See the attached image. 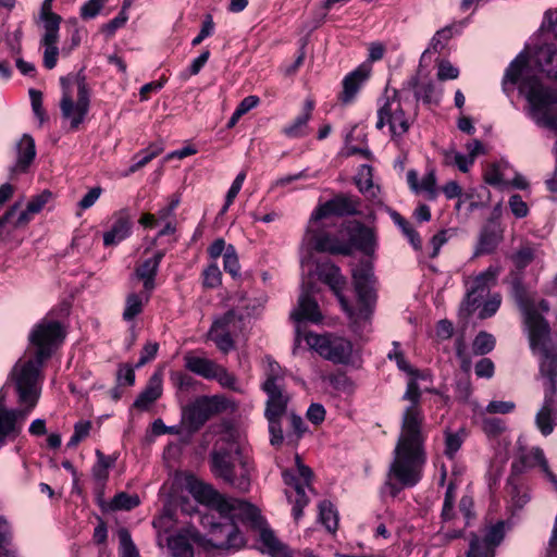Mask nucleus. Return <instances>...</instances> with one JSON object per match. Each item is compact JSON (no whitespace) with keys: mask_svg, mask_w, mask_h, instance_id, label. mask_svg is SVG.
I'll use <instances>...</instances> for the list:
<instances>
[{"mask_svg":"<svg viewBox=\"0 0 557 557\" xmlns=\"http://www.w3.org/2000/svg\"><path fill=\"white\" fill-rule=\"evenodd\" d=\"M191 491L199 503L218 511L220 518L224 520L215 523L209 517H202V524L210 527V537L201 543L205 547L218 549L243 547L245 539L237 525V522H243L260 530L262 550L271 557H292L288 547L276 539L272 530L263 525L264 521L253 505L237 498H226L211 485L202 482L195 483Z\"/></svg>","mask_w":557,"mask_h":557,"instance_id":"nucleus-1","label":"nucleus"},{"mask_svg":"<svg viewBox=\"0 0 557 557\" xmlns=\"http://www.w3.org/2000/svg\"><path fill=\"white\" fill-rule=\"evenodd\" d=\"M410 404L401 419V430L389 465L385 487L395 497L405 487H412L421 480L425 463L424 416L420 407L421 391L416 377H411L403 396Z\"/></svg>","mask_w":557,"mask_h":557,"instance_id":"nucleus-2","label":"nucleus"},{"mask_svg":"<svg viewBox=\"0 0 557 557\" xmlns=\"http://www.w3.org/2000/svg\"><path fill=\"white\" fill-rule=\"evenodd\" d=\"M527 65L528 60L522 54L510 63L503 79L504 89L507 83H519L520 92L525 95L536 123L557 132V113L550 114L546 110L548 106L557 103V91L544 87L537 77L529 75Z\"/></svg>","mask_w":557,"mask_h":557,"instance_id":"nucleus-3","label":"nucleus"},{"mask_svg":"<svg viewBox=\"0 0 557 557\" xmlns=\"http://www.w3.org/2000/svg\"><path fill=\"white\" fill-rule=\"evenodd\" d=\"M211 467L215 476L223 479L240 492L248 491L249 466L242 454L234 429L227 428L216 441L211 453Z\"/></svg>","mask_w":557,"mask_h":557,"instance_id":"nucleus-4","label":"nucleus"},{"mask_svg":"<svg viewBox=\"0 0 557 557\" xmlns=\"http://www.w3.org/2000/svg\"><path fill=\"white\" fill-rule=\"evenodd\" d=\"M45 361H39L36 356L20 358L11 370L10 379L17 395V401L33 410L40 397L42 372Z\"/></svg>","mask_w":557,"mask_h":557,"instance_id":"nucleus-5","label":"nucleus"},{"mask_svg":"<svg viewBox=\"0 0 557 557\" xmlns=\"http://www.w3.org/2000/svg\"><path fill=\"white\" fill-rule=\"evenodd\" d=\"M63 95L60 101L61 114L70 120L71 129H77L89 111V89L82 72L61 78Z\"/></svg>","mask_w":557,"mask_h":557,"instance_id":"nucleus-6","label":"nucleus"},{"mask_svg":"<svg viewBox=\"0 0 557 557\" xmlns=\"http://www.w3.org/2000/svg\"><path fill=\"white\" fill-rule=\"evenodd\" d=\"M512 296L523 313L532 351L540 355L549 354V325L537 312L534 301L528 295L523 285L518 281L512 284Z\"/></svg>","mask_w":557,"mask_h":557,"instance_id":"nucleus-7","label":"nucleus"},{"mask_svg":"<svg viewBox=\"0 0 557 557\" xmlns=\"http://www.w3.org/2000/svg\"><path fill=\"white\" fill-rule=\"evenodd\" d=\"M352 278L358 295L359 309L356 312L348 309L347 312L351 320L352 331L355 333H361L368 325L372 313V306L375 301L371 268L368 264H362L360 268L354 270Z\"/></svg>","mask_w":557,"mask_h":557,"instance_id":"nucleus-8","label":"nucleus"},{"mask_svg":"<svg viewBox=\"0 0 557 557\" xmlns=\"http://www.w3.org/2000/svg\"><path fill=\"white\" fill-rule=\"evenodd\" d=\"M541 373L549 381V391L546 392L543 406L535 417V423L541 433L549 435L554 430V419L557 417L555 393L557 391V358L550 354L541 355Z\"/></svg>","mask_w":557,"mask_h":557,"instance_id":"nucleus-9","label":"nucleus"},{"mask_svg":"<svg viewBox=\"0 0 557 557\" xmlns=\"http://www.w3.org/2000/svg\"><path fill=\"white\" fill-rule=\"evenodd\" d=\"M64 336L65 333L60 322L42 320L29 334V342L36 347L33 355L39 361L48 360L52 355L53 347L58 346Z\"/></svg>","mask_w":557,"mask_h":557,"instance_id":"nucleus-10","label":"nucleus"},{"mask_svg":"<svg viewBox=\"0 0 557 557\" xmlns=\"http://www.w3.org/2000/svg\"><path fill=\"white\" fill-rule=\"evenodd\" d=\"M306 339L321 357L334 363L346 364L351 359L352 344L344 337L331 334H308Z\"/></svg>","mask_w":557,"mask_h":557,"instance_id":"nucleus-11","label":"nucleus"},{"mask_svg":"<svg viewBox=\"0 0 557 557\" xmlns=\"http://www.w3.org/2000/svg\"><path fill=\"white\" fill-rule=\"evenodd\" d=\"M385 125L388 126L393 138L403 136L410 127V117L406 115L396 92L392 98L386 97L380 100L375 126L382 129Z\"/></svg>","mask_w":557,"mask_h":557,"instance_id":"nucleus-12","label":"nucleus"},{"mask_svg":"<svg viewBox=\"0 0 557 557\" xmlns=\"http://www.w3.org/2000/svg\"><path fill=\"white\" fill-rule=\"evenodd\" d=\"M218 411L212 398L201 397L183 409L182 423L184 428L195 433Z\"/></svg>","mask_w":557,"mask_h":557,"instance_id":"nucleus-13","label":"nucleus"},{"mask_svg":"<svg viewBox=\"0 0 557 557\" xmlns=\"http://www.w3.org/2000/svg\"><path fill=\"white\" fill-rule=\"evenodd\" d=\"M360 201L357 197L339 195L318 207L311 215V225L332 215H352L359 213ZM312 228V226H310Z\"/></svg>","mask_w":557,"mask_h":557,"instance_id":"nucleus-14","label":"nucleus"},{"mask_svg":"<svg viewBox=\"0 0 557 557\" xmlns=\"http://www.w3.org/2000/svg\"><path fill=\"white\" fill-rule=\"evenodd\" d=\"M310 226L311 219L309 220L304 240L312 249L321 252L338 253L344 256L351 255V245L345 242H341L322 232L320 230L319 222L312 225V230H310Z\"/></svg>","mask_w":557,"mask_h":557,"instance_id":"nucleus-15","label":"nucleus"},{"mask_svg":"<svg viewBox=\"0 0 557 557\" xmlns=\"http://www.w3.org/2000/svg\"><path fill=\"white\" fill-rule=\"evenodd\" d=\"M497 275L498 270L490 267L474 277L461 305V309L467 311V314H471L479 307L490 287L495 284Z\"/></svg>","mask_w":557,"mask_h":557,"instance_id":"nucleus-16","label":"nucleus"},{"mask_svg":"<svg viewBox=\"0 0 557 557\" xmlns=\"http://www.w3.org/2000/svg\"><path fill=\"white\" fill-rule=\"evenodd\" d=\"M32 410L25 406L20 409H8L0 399V446L7 440H15L22 429V423Z\"/></svg>","mask_w":557,"mask_h":557,"instance_id":"nucleus-17","label":"nucleus"},{"mask_svg":"<svg viewBox=\"0 0 557 557\" xmlns=\"http://www.w3.org/2000/svg\"><path fill=\"white\" fill-rule=\"evenodd\" d=\"M297 472L304 483H295L294 491H286V496L293 503V516L299 520L302 516V509L308 505L309 498L306 495V487L310 488V481L313 476L312 470L305 466L298 455L295 456Z\"/></svg>","mask_w":557,"mask_h":557,"instance_id":"nucleus-18","label":"nucleus"},{"mask_svg":"<svg viewBox=\"0 0 557 557\" xmlns=\"http://www.w3.org/2000/svg\"><path fill=\"white\" fill-rule=\"evenodd\" d=\"M313 285L311 283H302L301 294L298 299V307L293 310L290 318L300 322L308 320L313 323L321 321L322 315L319 310L317 300L312 297Z\"/></svg>","mask_w":557,"mask_h":557,"instance_id":"nucleus-19","label":"nucleus"},{"mask_svg":"<svg viewBox=\"0 0 557 557\" xmlns=\"http://www.w3.org/2000/svg\"><path fill=\"white\" fill-rule=\"evenodd\" d=\"M317 274L322 282L331 287V289L338 297L344 309L348 311V304L341 294L346 284V280L341 274L339 268L330 262L319 263L317 265Z\"/></svg>","mask_w":557,"mask_h":557,"instance_id":"nucleus-20","label":"nucleus"},{"mask_svg":"<svg viewBox=\"0 0 557 557\" xmlns=\"http://www.w3.org/2000/svg\"><path fill=\"white\" fill-rule=\"evenodd\" d=\"M132 225V215L127 209L116 212L113 216V223L110 230L103 234L104 246L116 245L128 237Z\"/></svg>","mask_w":557,"mask_h":557,"instance_id":"nucleus-21","label":"nucleus"},{"mask_svg":"<svg viewBox=\"0 0 557 557\" xmlns=\"http://www.w3.org/2000/svg\"><path fill=\"white\" fill-rule=\"evenodd\" d=\"M16 163L10 168L11 177L27 172L29 165L36 157V147L34 138L24 134L21 140L16 145Z\"/></svg>","mask_w":557,"mask_h":557,"instance_id":"nucleus-22","label":"nucleus"},{"mask_svg":"<svg viewBox=\"0 0 557 557\" xmlns=\"http://www.w3.org/2000/svg\"><path fill=\"white\" fill-rule=\"evenodd\" d=\"M371 70L370 63H362L344 78L341 96L344 103H348L355 98L360 86L369 78Z\"/></svg>","mask_w":557,"mask_h":557,"instance_id":"nucleus-23","label":"nucleus"},{"mask_svg":"<svg viewBox=\"0 0 557 557\" xmlns=\"http://www.w3.org/2000/svg\"><path fill=\"white\" fill-rule=\"evenodd\" d=\"M268 395L265 417H282L285 414L289 396L285 386H273L262 388Z\"/></svg>","mask_w":557,"mask_h":557,"instance_id":"nucleus-24","label":"nucleus"},{"mask_svg":"<svg viewBox=\"0 0 557 557\" xmlns=\"http://www.w3.org/2000/svg\"><path fill=\"white\" fill-rule=\"evenodd\" d=\"M163 257L164 251H158L136 268L135 276L143 282L146 292H151L154 288V278Z\"/></svg>","mask_w":557,"mask_h":557,"instance_id":"nucleus-25","label":"nucleus"},{"mask_svg":"<svg viewBox=\"0 0 557 557\" xmlns=\"http://www.w3.org/2000/svg\"><path fill=\"white\" fill-rule=\"evenodd\" d=\"M162 395V375L154 373L150 376L146 387L138 395L134 403V407L145 410L153 404Z\"/></svg>","mask_w":557,"mask_h":557,"instance_id":"nucleus-26","label":"nucleus"},{"mask_svg":"<svg viewBox=\"0 0 557 557\" xmlns=\"http://www.w3.org/2000/svg\"><path fill=\"white\" fill-rule=\"evenodd\" d=\"M535 62L543 73L557 81V49L543 45L535 52Z\"/></svg>","mask_w":557,"mask_h":557,"instance_id":"nucleus-27","label":"nucleus"},{"mask_svg":"<svg viewBox=\"0 0 557 557\" xmlns=\"http://www.w3.org/2000/svg\"><path fill=\"white\" fill-rule=\"evenodd\" d=\"M350 239L347 242L362 252L369 255L374 250L375 239L373 232L361 224H356L349 232Z\"/></svg>","mask_w":557,"mask_h":557,"instance_id":"nucleus-28","label":"nucleus"},{"mask_svg":"<svg viewBox=\"0 0 557 557\" xmlns=\"http://www.w3.org/2000/svg\"><path fill=\"white\" fill-rule=\"evenodd\" d=\"M184 366L188 371L203 379L210 380V376L215 369L216 362L203 356L186 352L184 355Z\"/></svg>","mask_w":557,"mask_h":557,"instance_id":"nucleus-29","label":"nucleus"},{"mask_svg":"<svg viewBox=\"0 0 557 557\" xmlns=\"http://www.w3.org/2000/svg\"><path fill=\"white\" fill-rule=\"evenodd\" d=\"M408 87L413 89L414 98L417 101H422L425 104L438 103L441 94L436 91L433 82L420 83L418 77H411L408 83Z\"/></svg>","mask_w":557,"mask_h":557,"instance_id":"nucleus-30","label":"nucleus"},{"mask_svg":"<svg viewBox=\"0 0 557 557\" xmlns=\"http://www.w3.org/2000/svg\"><path fill=\"white\" fill-rule=\"evenodd\" d=\"M314 101L310 98L306 99L302 112L295 119V121L290 125L284 127L283 133L287 137L292 138L305 136L308 122L312 115Z\"/></svg>","mask_w":557,"mask_h":557,"instance_id":"nucleus-31","label":"nucleus"},{"mask_svg":"<svg viewBox=\"0 0 557 557\" xmlns=\"http://www.w3.org/2000/svg\"><path fill=\"white\" fill-rule=\"evenodd\" d=\"M150 293L144 289L141 293H131L126 296L123 311L125 321H132L143 312L144 306L149 301Z\"/></svg>","mask_w":557,"mask_h":557,"instance_id":"nucleus-32","label":"nucleus"},{"mask_svg":"<svg viewBox=\"0 0 557 557\" xmlns=\"http://www.w3.org/2000/svg\"><path fill=\"white\" fill-rule=\"evenodd\" d=\"M240 329V318L237 317L235 310L227 311L223 317L216 319L210 327V334L216 332H225L228 334H236Z\"/></svg>","mask_w":557,"mask_h":557,"instance_id":"nucleus-33","label":"nucleus"},{"mask_svg":"<svg viewBox=\"0 0 557 557\" xmlns=\"http://www.w3.org/2000/svg\"><path fill=\"white\" fill-rule=\"evenodd\" d=\"M171 557H194V549L187 536L176 534L166 539Z\"/></svg>","mask_w":557,"mask_h":557,"instance_id":"nucleus-34","label":"nucleus"},{"mask_svg":"<svg viewBox=\"0 0 557 557\" xmlns=\"http://www.w3.org/2000/svg\"><path fill=\"white\" fill-rule=\"evenodd\" d=\"M319 519L329 532H335L337 530L338 517L331 502L323 500L320 503Z\"/></svg>","mask_w":557,"mask_h":557,"instance_id":"nucleus-35","label":"nucleus"},{"mask_svg":"<svg viewBox=\"0 0 557 557\" xmlns=\"http://www.w3.org/2000/svg\"><path fill=\"white\" fill-rule=\"evenodd\" d=\"M268 366L265 369V381L262 384V388L264 387H273V386H285L284 385V371L281 366L272 360L270 357L267 358Z\"/></svg>","mask_w":557,"mask_h":557,"instance_id":"nucleus-36","label":"nucleus"},{"mask_svg":"<svg viewBox=\"0 0 557 557\" xmlns=\"http://www.w3.org/2000/svg\"><path fill=\"white\" fill-rule=\"evenodd\" d=\"M445 455L453 459L456 453L460 449L463 440H465V431L462 429L457 432H450L448 430L445 431Z\"/></svg>","mask_w":557,"mask_h":557,"instance_id":"nucleus-37","label":"nucleus"},{"mask_svg":"<svg viewBox=\"0 0 557 557\" xmlns=\"http://www.w3.org/2000/svg\"><path fill=\"white\" fill-rule=\"evenodd\" d=\"M97 462L92 467V475L97 481H104L108 478V470L113 466L115 459L106 456L102 451L96 450Z\"/></svg>","mask_w":557,"mask_h":557,"instance_id":"nucleus-38","label":"nucleus"},{"mask_svg":"<svg viewBox=\"0 0 557 557\" xmlns=\"http://www.w3.org/2000/svg\"><path fill=\"white\" fill-rule=\"evenodd\" d=\"M494 347L495 337L492 334L484 331L479 332L472 344V350L478 356L488 354L494 349Z\"/></svg>","mask_w":557,"mask_h":557,"instance_id":"nucleus-39","label":"nucleus"},{"mask_svg":"<svg viewBox=\"0 0 557 557\" xmlns=\"http://www.w3.org/2000/svg\"><path fill=\"white\" fill-rule=\"evenodd\" d=\"M505 535V524L498 521L496 524L486 529L483 537H480L481 543H486L495 552L496 546L500 544Z\"/></svg>","mask_w":557,"mask_h":557,"instance_id":"nucleus-40","label":"nucleus"},{"mask_svg":"<svg viewBox=\"0 0 557 557\" xmlns=\"http://www.w3.org/2000/svg\"><path fill=\"white\" fill-rule=\"evenodd\" d=\"M495 552L486 543H481L480 537L471 533L469 549L466 557H494Z\"/></svg>","mask_w":557,"mask_h":557,"instance_id":"nucleus-41","label":"nucleus"},{"mask_svg":"<svg viewBox=\"0 0 557 557\" xmlns=\"http://www.w3.org/2000/svg\"><path fill=\"white\" fill-rule=\"evenodd\" d=\"M162 151H163V146L161 144L150 145L147 149L139 152V156H143V157L128 169L126 175H128L131 173H135L139 169L144 168L153 158L159 156Z\"/></svg>","mask_w":557,"mask_h":557,"instance_id":"nucleus-42","label":"nucleus"},{"mask_svg":"<svg viewBox=\"0 0 557 557\" xmlns=\"http://www.w3.org/2000/svg\"><path fill=\"white\" fill-rule=\"evenodd\" d=\"M522 463L525 467H540L543 472H548V462L544 456V451L539 447H533L530 451L522 456Z\"/></svg>","mask_w":557,"mask_h":557,"instance_id":"nucleus-43","label":"nucleus"},{"mask_svg":"<svg viewBox=\"0 0 557 557\" xmlns=\"http://www.w3.org/2000/svg\"><path fill=\"white\" fill-rule=\"evenodd\" d=\"M481 429L488 437H496L505 431L506 426L502 419L486 417L485 413L482 412Z\"/></svg>","mask_w":557,"mask_h":557,"instance_id":"nucleus-44","label":"nucleus"},{"mask_svg":"<svg viewBox=\"0 0 557 557\" xmlns=\"http://www.w3.org/2000/svg\"><path fill=\"white\" fill-rule=\"evenodd\" d=\"M443 156L446 165H456L463 173L468 172L472 165V158H468L455 150H445Z\"/></svg>","mask_w":557,"mask_h":557,"instance_id":"nucleus-45","label":"nucleus"},{"mask_svg":"<svg viewBox=\"0 0 557 557\" xmlns=\"http://www.w3.org/2000/svg\"><path fill=\"white\" fill-rule=\"evenodd\" d=\"M139 503L140 500L137 495H129L122 492L112 498L110 508L113 510H131L137 507Z\"/></svg>","mask_w":557,"mask_h":557,"instance_id":"nucleus-46","label":"nucleus"},{"mask_svg":"<svg viewBox=\"0 0 557 557\" xmlns=\"http://www.w3.org/2000/svg\"><path fill=\"white\" fill-rule=\"evenodd\" d=\"M499 242L497 233L493 230L484 228L480 236L478 253L492 252Z\"/></svg>","mask_w":557,"mask_h":557,"instance_id":"nucleus-47","label":"nucleus"},{"mask_svg":"<svg viewBox=\"0 0 557 557\" xmlns=\"http://www.w3.org/2000/svg\"><path fill=\"white\" fill-rule=\"evenodd\" d=\"M224 261V270L230 273L233 277L239 275L240 265L238 262V257L234 246L228 245L223 255Z\"/></svg>","mask_w":557,"mask_h":557,"instance_id":"nucleus-48","label":"nucleus"},{"mask_svg":"<svg viewBox=\"0 0 557 557\" xmlns=\"http://www.w3.org/2000/svg\"><path fill=\"white\" fill-rule=\"evenodd\" d=\"M122 557H139L138 550L132 541L131 533L126 529L119 531Z\"/></svg>","mask_w":557,"mask_h":557,"instance_id":"nucleus-49","label":"nucleus"},{"mask_svg":"<svg viewBox=\"0 0 557 557\" xmlns=\"http://www.w3.org/2000/svg\"><path fill=\"white\" fill-rule=\"evenodd\" d=\"M210 380H216L222 386L235 389L236 379L224 367L216 363Z\"/></svg>","mask_w":557,"mask_h":557,"instance_id":"nucleus-50","label":"nucleus"},{"mask_svg":"<svg viewBox=\"0 0 557 557\" xmlns=\"http://www.w3.org/2000/svg\"><path fill=\"white\" fill-rule=\"evenodd\" d=\"M420 191H425L429 199L434 200L437 196L435 170L431 169L419 184Z\"/></svg>","mask_w":557,"mask_h":557,"instance_id":"nucleus-51","label":"nucleus"},{"mask_svg":"<svg viewBox=\"0 0 557 557\" xmlns=\"http://www.w3.org/2000/svg\"><path fill=\"white\" fill-rule=\"evenodd\" d=\"M208 336L210 339H212L216 347L224 354H227L234 348V342L232 338V334L223 333V332H216L214 334L208 333Z\"/></svg>","mask_w":557,"mask_h":557,"instance_id":"nucleus-52","label":"nucleus"},{"mask_svg":"<svg viewBox=\"0 0 557 557\" xmlns=\"http://www.w3.org/2000/svg\"><path fill=\"white\" fill-rule=\"evenodd\" d=\"M451 37V28L450 27H444L435 33L433 38L431 39L430 47L433 51L438 52L441 51L445 44L450 39Z\"/></svg>","mask_w":557,"mask_h":557,"instance_id":"nucleus-53","label":"nucleus"},{"mask_svg":"<svg viewBox=\"0 0 557 557\" xmlns=\"http://www.w3.org/2000/svg\"><path fill=\"white\" fill-rule=\"evenodd\" d=\"M269 422V431L271 434V444L272 445H280L283 442V431L281 428L280 419L281 417H265Z\"/></svg>","mask_w":557,"mask_h":557,"instance_id":"nucleus-54","label":"nucleus"},{"mask_svg":"<svg viewBox=\"0 0 557 557\" xmlns=\"http://www.w3.org/2000/svg\"><path fill=\"white\" fill-rule=\"evenodd\" d=\"M221 271L215 263L210 264L203 271V284L207 287H216L221 283Z\"/></svg>","mask_w":557,"mask_h":557,"instance_id":"nucleus-55","label":"nucleus"},{"mask_svg":"<svg viewBox=\"0 0 557 557\" xmlns=\"http://www.w3.org/2000/svg\"><path fill=\"white\" fill-rule=\"evenodd\" d=\"M502 302V297L499 294H494L490 297L487 301L483 305L482 310L479 313L480 319H486L496 313Z\"/></svg>","mask_w":557,"mask_h":557,"instance_id":"nucleus-56","label":"nucleus"},{"mask_svg":"<svg viewBox=\"0 0 557 557\" xmlns=\"http://www.w3.org/2000/svg\"><path fill=\"white\" fill-rule=\"evenodd\" d=\"M459 71L449 61L442 60L438 63L437 78L440 81L456 79Z\"/></svg>","mask_w":557,"mask_h":557,"instance_id":"nucleus-57","label":"nucleus"},{"mask_svg":"<svg viewBox=\"0 0 557 557\" xmlns=\"http://www.w3.org/2000/svg\"><path fill=\"white\" fill-rule=\"evenodd\" d=\"M170 379L173 385L181 391H187L194 384L193 376L180 371L171 372Z\"/></svg>","mask_w":557,"mask_h":557,"instance_id":"nucleus-58","label":"nucleus"},{"mask_svg":"<svg viewBox=\"0 0 557 557\" xmlns=\"http://www.w3.org/2000/svg\"><path fill=\"white\" fill-rule=\"evenodd\" d=\"M51 196L52 194L49 190H44L41 194L33 197L26 206L28 208V212L34 214L40 212Z\"/></svg>","mask_w":557,"mask_h":557,"instance_id":"nucleus-59","label":"nucleus"},{"mask_svg":"<svg viewBox=\"0 0 557 557\" xmlns=\"http://www.w3.org/2000/svg\"><path fill=\"white\" fill-rule=\"evenodd\" d=\"M108 0H89L81 9V16L85 20L94 18Z\"/></svg>","mask_w":557,"mask_h":557,"instance_id":"nucleus-60","label":"nucleus"},{"mask_svg":"<svg viewBox=\"0 0 557 557\" xmlns=\"http://www.w3.org/2000/svg\"><path fill=\"white\" fill-rule=\"evenodd\" d=\"M516 405L512 401L493 400L485 408V412L494 414L502 413L506 414L515 409Z\"/></svg>","mask_w":557,"mask_h":557,"instance_id":"nucleus-61","label":"nucleus"},{"mask_svg":"<svg viewBox=\"0 0 557 557\" xmlns=\"http://www.w3.org/2000/svg\"><path fill=\"white\" fill-rule=\"evenodd\" d=\"M158 349H159L158 343H156V342L147 343L140 352V358H139L138 362L136 363V368H140V367L145 366L147 362L154 359V357L158 352Z\"/></svg>","mask_w":557,"mask_h":557,"instance_id":"nucleus-62","label":"nucleus"},{"mask_svg":"<svg viewBox=\"0 0 557 557\" xmlns=\"http://www.w3.org/2000/svg\"><path fill=\"white\" fill-rule=\"evenodd\" d=\"M214 29V23L213 18L210 14L206 15L205 21L202 22V26L200 29V33L193 39L191 45L198 46L205 40L207 37H209Z\"/></svg>","mask_w":557,"mask_h":557,"instance_id":"nucleus-63","label":"nucleus"},{"mask_svg":"<svg viewBox=\"0 0 557 557\" xmlns=\"http://www.w3.org/2000/svg\"><path fill=\"white\" fill-rule=\"evenodd\" d=\"M128 15L127 13L120 12L116 17L108 22L102 26V32L106 33L108 36H112L116 29L124 26V24L127 22Z\"/></svg>","mask_w":557,"mask_h":557,"instance_id":"nucleus-64","label":"nucleus"}]
</instances>
